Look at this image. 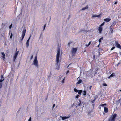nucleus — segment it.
Wrapping results in <instances>:
<instances>
[{"label":"nucleus","mask_w":121,"mask_h":121,"mask_svg":"<svg viewBox=\"0 0 121 121\" xmlns=\"http://www.w3.org/2000/svg\"><path fill=\"white\" fill-rule=\"evenodd\" d=\"M57 53L56 56V65L58 67V69L59 68V65H58V62L59 61V58L60 57V49L58 48L57 50Z\"/></svg>","instance_id":"f257e3e1"},{"label":"nucleus","mask_w":121,"mask_h":121,"mask_svg":"<svg viewBox=\"0 0 121 121\" xmlns=\"http://www.w3.org/2000/svg\"><path fill=\"white\" fill-rule=\"evenodd\" d=\"M117 116V114H114L113 115L111 116L109 118L108 121H115V118Z\"/></svg>","instance_id":"f03ea898"},{"label":"nucleus","mask_w":121,"mask_h":121,"mask_svg":"<svg viewBox=\"0 0 121 121\" xmlns=\"http://www.w3.org/2000/svg\"><path fill=\"white\" fill-rule=\"evenodd\" d=\"M26 32V29L25 28H24L23 29V30L22 32V38H20V40L22 41L23 40V39L24 38L25 36V34Z\"/></svg>","instance_id":"7ed1b4c3"},{"label":"nucleus","mask_w":121,"mask_h":121,"mask_svg":"<svg viewBox=\"0 0 121 121\" xmlns=\"http://www.w3.org/2000/svg\"><path fill=\"white\" fill-rule=\"evenodd\" d=\"M33 64L37 67V68H38V62L36 57L35 58L33 62Z\"/></svg>","instance_id":"20e7f679"},{"label":"nucleus","mask_w":121,"mask_h":121,"mask_svg":"<svg viewBox=\"0 0 121 121\" xmlns=\"http://www.w3.org/2000/svg\"><path fill=\"white\" fill-rule=\"evenodd\" d=\"M77 50V48H73L72 51V54L74 55L76 53Z\"/></svg>","instance_id":"39448f33"},{"label":"nucleus","mask_w":121,"mask_h":121,"mask_svg":"<svg viewBox=\"0 0 121 121\" xmlns=\"http://www.w3.org/2000/svg\"><path fill=\"white\" fill-rule=\"evenodd\" d=\"M70 115H69L67 117H63V116H60V117L63 120H65L67 119L68 118H69L70 117Z\"/></svg>","instance_id":"423d86ee"},{"label":"nucleus","mask_w":121,"mask_h":121,"mask_svg":"<svg viewBox=\"0 0 121 121\" xmlns=\"http://www.w3.org/2000/svg\"><path fill=\"white\" fill-rule=\"evenodd\" d=\"M18 53V51L17 52H15V55L13 58V61L14 62L16 58H17Z\"/></svg>","instance_id":"0eeeda50"},{"label":"nucleus","mask_w":121,"mask_h":121,"mask_svg":"<svg viewBox=\"0 0 121 121\" xmlns=\"http://www.w3.org/2000/svg\"><path fill=\"white\" fill-rule=\"evenodd\" d=\"M31 37V35H30V36L29 37V38L26 41V47L27 48H28V47L29 46V40H30V38Z\"/></svg>","instance_id":"6e6552de"},{"label":"nucleus","mask_w":121,"mask_h":121,"mask_svg":"<svg viewBox=\"0 0 121 121\" xmlns=\"http://www.w3.org/2000/svg\"><path fill=\"white\" fill-rule=\"evenodd\" d=\"M115 45L117 47L121 48V47L120 45L118 43V42L117 41H115Z\"/></svg>","instance_id":"1a4fd4ad"},{"label":"nucleus","mask_w":121,"mask_h":121,"mask_svg":"<svg viewBox=\"0 0 121 121\" xmlns=\"http://www.w3.org/2000/svg\"><path fill=\"white\" fill-rule=\"evenodd\" d=\"M81 104V101L80 100H78L77 101L76 105L77 106H79Z\"/></svg>","instance_id":"9d476101"},{"label":"nucleus","mask_w":121,"mask_h":121,"mask_svg":"<svg viewBox=\"0 0 121 121\" xmlns=\"http://www.w3.org/2000/svg\"><path fill=\"white\" fill-rule=\"evenodd\" d=\"M104 21L108 22L111 20V19L110 18H107L104 19Z\"/></svg>","instance_id":"9b49d317"},{"label":"nucleus","mask_w":121,"mask_h":121,"mask_svg":"<svg viewBox=\"0 0 121 121\" xmlns=\"http://www.w3.org/2000/svg\"><path fill=\"white\" fill-rule=\"evenodd\" d=\"M88 8V5H87L85 7L83 8L81 10H85L87 9Z\"/></svg>","instance_id":"f8f14e48"},{"label":"nucleus","mask_w":121,"mask_h":121,"mask_svg":"<svg viewBox=\"0 0 121 121\" xmlns=\"http://www.w3.org/2000/svg\"><path fill=\"white\" fill-rule=\"evenodd\" d=\"M115 73H112L111 75L108 77V79H110V78L111 77H112L114 76H115Z\"/></svg>","instance_id":"ddd939ff"},{"label":"nucleus","mask_w":121,"mask_h":121,"mask_svg":"<svg viewBox=\"0 0 121 121\" xmlns=\"http://www.w3.org/2000/svg\"><path fill=\"white\" fill-rule=\"evenodd\" d=\"M102 30V28L101 26H100L99 28L98 29V30L99 31V33H101Z\"/></svg>","instance_id":"4468645a"},{"label":"nucleus","mask_w":121,"mask_h":121,"mask_svg":"<svg viewBox=\"0 0 121 121\" xmlns=\"http://www.w3.org/2000/svg\"><path fill=\"white\" fill-rule=\"evenodd\" d=\"M82 82V81L80 79L77 82L76 84H78L81 83Z\"/></svg>","instance_id":"2eb2a0df"},{"label":"nucleus","mask_w":121,"mask_h":121,"mask_svg":"<svg viewBox=\"0 0 121 121\" xmlns=\"http://www.w3.org/2000/svg\"><path fill=\"white\" fill-rule=\"evenodd\" d=\"M81 32L83 33H87V30H86L85 29H83L82 30H81Z\"/></svg>","instance_id":"dca6fc26"},{"label":"nucleus","mask_w":121,"mask_h":121,"mask_svg":"<svg viewBox=\"0 0 121 121\" xmlns=\"http://www.w3.org/2000/svg\"><path fill=\"white\" fill-rule=\"evenodd\" d=\"M104 111L106 113L108 111V109L107 108L104 107Z\"/></svg>","instance_id":"f3484780"},{"label":"nucleus","mask_w":121,"mask_h":121,"mask_svg":"<svg viewBox=\"0 0 121 121\" xmlns=\"http://www.w3.org/2000/svg\"><path fill=\"white\" fill-rule=\"evenodd\" d=\"M1 53L2 55L3 56L2 57L3 58L4 60L5 58V54H4V53L3 52H2Z\"/></svg>","instance_id":"a211bd4d"},{"label":"nucleus","mask_w":121,"mask_h":121,"mask_svg":"<svg viewBox=\"0 0 121 121\" xmlns=\"http://www.w3.org/2000/svg\"><path fill=\"white\" fill-rule=\"evenodd\" d=\"M112 25L110 26V33H112L113 32V30L112 29V28H111Z\"/></svg>","instance_id":"6ab92c4d"},{"label":"nucleus","mask_w":121,"mask_h":121,"mask_svg":"<svg viewBox=\"0 0 121 121\" xmlns=\"http://www.w3.org/2000/svg\"><path fill=\"white\" fill-rule=\"evenodd\" d=\"M100 16V15H94L92 16V17H99Z\"/></svg>","instance_id":"aec40b11"},{"label":"nucleus","mask_w":121,"mask_h":121,"mask_svg":"<svg viewBox=\"0 0 121 121\" xmlns=\"http://www.w3.org/2000/svg\"><path fill=\"white\" fill-rule=\"evenodd\" d=\"M82 92V90H79L78 91V94L79 95H80V94Z\"/></svg>","instance_id":"412c9836"},{"label":"nucleus","mask_w":121,"mask_h":121,"mask_svg":"<svg viewBox=\"0 0 121 121\" xmlns=\"http://www.w3.org/2000/svg\"><path fill=\"white\" fill-rule=\"evenodd\" d=\"M103 37H102L100 39H99V42L100 43H101V40H103Z\"/></svg>","instance_id":"4be33fe9"},{"label":"nucleus","mask_w":121,"mask_h":121,"mask_svg":"<svg viewBox=\"0 0 121 121\" xmlns=\"http://www.w3.org/2000/svg\"><path fill=\"white\" fill-rule=\"evenodd\" d=\"M86 92L85 90H84L83 91L82 93L84 95H86Z\"/></svg>","instance_id":"5701e85b"},{"label":"nucleus","mask_w":121,"mask_h":121,"mask_svg":"<svg viewBox=\"0 0 121 121\" xmlns=\"http://www.w3.org/2000/svg\"><path fill=\"white\" fill-rule=\"evenodd\" d=\"M74 91L76 92H78L79 91V90L77 89L76 88H75L74 89Z\"/></svg>","instance_id":"b1692460"},{"label":"nucleus","mask_w":121,"mask_h":121,"mask_svg":"<svg viewBox=\"0 0 121 121\" xmlns=\"http://www.w3.org/2000/svg\"><path fill=\"white\" fill-rule=\"evenodd\" d=\"M4 80V78H1V79L0 80V82H2Z\"/></svg>","instance_id":"393cba45"},{"label":"nucleus","mask_w":121,"mask_h":121,"mask_svg":"<svg viewBox=\"0 0 121 121\" xmlns=\"http://www.w3.org/2000/svg\"><path fill=\"white\" fill-rule=\"evenodd\" d=\"M72 43V42H69L68 43V46L69 47H70V45Z\"/></svg>","instance_id":"a878e982"},{"label":"nucleus","mask_w":121,"mask_h":121,"mask_svg":"<svg viewBox=\"0 0 121 121\" xmlns=\"http://www.w3.org/2000/svg\"><path fill=\"white\" fill-rule=\"evenodd\" d=\"M12 26V24H11L9 26V29H10L11 28Z\"/></svg>","instance_id":"bb28decb"},{"label":"nucleus","mask_w":121,"mask_h":121,"mask_svg":"<svg viewBox=\"0 0 121 121\" xmlns=\"http://www.w3.org/2000/svg\"><path fill=\"white\" fill-rule=\"evenodd\" d=\"M115 48V47H113L111 49V50H113Z\"/></svg>","instance_id":"cd10ccee"},{"label":"nucleus","mask_w":121,"mask_h":121,"mask_svg":"<svg viewBox=\"0 0 121 121\" xmlns=\"http://www.w3.org/2000/svg\"><path fill=\"white\" fill-rule=\"evenodd\" d=\"M119 103H120V102H119V101H118L116 103L117 105V106L118 105V104Z\"/></svg>","instance_id":"c85d7f7f"},{"label":"nucleus","mask_w":121,"mask_h":121,"mask_svg":"<svg viewBox=\"0 0 121 121\" xmlns=\"http://www.w3.org/2000/svg\"><path fill=\"white\" fill-rule=\"evenodd\" d=\"M31 121V117H30L28 120V121Z\"/></svg>","instance_id":"c756f323"},{"label":"nucleus","mask_w":121,"mask_h":121,"mask_svg":"<svg viewBox=\"0 0 121 121\" xmlns=\"http://www.w3.org/2000/svg\"><path fill=\"white\" fill-rule=\"evenodd\" d=\"M105 22H103V23L101 24V26H103V25H104V24H105Z\"/></svg>","instance_id":"7c9ffc66"},{"label":"nucleus","mask_w":121,"mask_h":121,"mask_svg":"<svg viewBox=\"0 0 121 121\" xmlns=\"http://www.w3.org/2000/svg\"><path fill=\"white\" fill-rule=\"evenodd\" d=\"M12 36H13V35H12V33H11V35L10 36V39L12 38Z\"/></svg>","instance_id":"2f4dec72"},{"label":"nucleus","mask_w":121,"mask_h":121,"mask_svg":"<svg viewBox=\"0 0 121 121\" xmlns=\"http://www.w3.org/2000/svg\"><path fill=\"white\" fill-rule=\"evenodd\" d=\"M46 24H45L44 26L43 30H44L46 27Z\"/></svg>","instance_id":"473e14b6"},{"label":"nucleus","mask_w":121,"mask_h":121,"mask_svg":"<svg viewBox=\"0 0 121 121\" xmlns=\"http://www.w3.org/2000/svg\"><path fill=\"white\" fill-rule=\"evenodd\" d=\"M79 95H77L76 96V98H78V97H79Z\"/></svg>","instance_id":"72a5a7b5"},{"label":"nucleus","mask_w":121,"mask_h":121,"mask_svg":"<svg viewBox=\"0 0 121 121\" xmlns=\"http://www.w3.org/2000/svg\"><path fill=\"white\" fill-rule=\"evenodd\" d=\"M42 38V36H40L39 37V40H40V39L41 40Z\"/></svg>","instance_id":"f704fd0d"},{"label":"nucleus","mask_w":121,"mask_h":121,"mask_svg":"<svg viewBox=\"0 0 121 121\" xmlns=\"http://www.w3.org/2000/svg\"><path fill=\"white\" fill-rule=\"evenodd\" d=\"M103 85L105 86H107V84H106V83H104L103 84Z\"/></svg>","instance_id":"c9c22d12"},{"label":"nucleus","mask_w":121,"mask_h":121,"mask_svg":"<svg viewBox=\"0 0 121 121\" xmlns=\"http://www.w3.org/2000/svg\"><path fill=\"white\" fill-rule=\"evenodd\" d=\"M95 101V99L92 100V101H91V102L92 103H94V102Z\"/></svg>","instance_id":"e433bc0d"},{"label":"nucleus","mask_w":121,"mask_h":121,"mask_svg":"<svg viewBox=\"0 0 121 121\" xmlns=\"http://www.w3.org/2000/svg\"><path fill=\"white\" fill-rule=\"evenodd\" d=\"M121 63V61H120L119 62L118 64L117 65V66H118V65Z\"/></svg>","instance_id":"4c0bfd02"},{"label":"nucleus","mask_w":121,"mask_h":121,"mask_svg":"<svg viewBox=\"0 0 121 121\" xmlns=\"http://www.w3.org/2000/svg\"><path fill=\"white\" fill-rule=\"evenodd\" d=\"M1 78H3L4 77H3V76L2 75H1Z\"/></svg>","instance_id":"58836bf2"},{"label":"nucleus","mask_w":121,"mask_h":121,"mask_svg":"<svg viewBox=\"0 0 121 121\" xmlns=\"http://www.w3.org/2000/svg\"><path fill=\"white\" fill-rule=\"evenodd\" d=\"M33 55H32L31 56V57L30 59H32V58H33Z\"/></svg>","instance_id":"ea45409f"},{"label":"nucleus","mask_w":121,"mask_h":121,"mask_svg":"<svg viewBox=\"0 0 121 121\" xmlns=\"http://www.w3.org/2000/svg\"><path fill=\"white\" fill-rule=\"evenodd\" d=\"M64 80H65V79H64H64L62 81V83H64Z\"/></svg>","instance_id":"a19ab883"},{"label":"nucleus","mask_w":121,"mask_h":121,"mask_svg":"<svg viewBox=\"0 0 121 121\" xmlns=\"http://www.w3.org/2000/svg\"><path fill=\"white\" fill-rule=\"evenodd\" d=\"M117 2V1H116V2H115V3L114 4H116Z\"/></svg>","instance_id":"79ce46f5"},{"label":"nucleus","mask_w":121,"mask_h":121,"mask_svg":"<svg viewBox=\"0 0 121 121\" xmlns=\"http://www.w3.org/2000/svg\"><path fill=\"white\" fill-rule=\"evenodd\" d=\"M2 25H4V26H5L6 25V24H5V23H4V24L2 23Z\"/></svg>","instance_id":"37998d69"},{"label":"nucleus","mask_w":121,"mask_h":121,"mask_svg":"<svg viewBox=\"0 0 121 121\" xmlns=\"http://www.w3.org/2000/svg\"><path fill=\"white\" fill-rule=\"evenodd\" d=\"M55 105V104H54L53 106V108H54Z\"/></svg>","instance_id":"c03bdc74"},{"label":"nucleus","mask_w":121,"mask_h":121,"mask_svg":"<svg viewBox=\"0 0 121 121\" xmlns=\"http://www.w3.org/2000/svg\"><path fill=\"white\" fill-rule=\"evenodd\" d=\"M0 86H1V87H0V88H1V86H2V83L0 82Z\"/></svg>","instance_id":"a18cd8bd"},{"label":"nucleus","mask_w":121,"mask_h":121,"mask_svg":"<svg viewBox=\"0 0 121 121\" xmlns=\"http://www.w3.org/2000/svg\"><path fill=\"white\" fill-rule=\"evenodd\" d=\"M91 41H90L89 42L88 44V45H89L90 44H91Z\"/></svg>","instance_id":"49530a36"},{"label":"nucleus","mask_w":121,"mask_h":121,"mask_svg":"<svg viewBox=\"0 0 121 121\" xmlns=\"http://www.w3.org/2000/svg\"><path fill=\"white\" fill-rule=\"evenodd\" d=\"M89 45H88V44H86V47H88Z\"/></svg>","instance_id":"de8ad7c7"},{"label":"nucleus","mask_w":121,"mask_h":121,"mask_svg":"<svg viewBox=\"0 0 121 121\" xmlns=\"http://www.w3.org/2000/svg\"><path fill=\"white\" fill-rule=\"evenodd\" d=\"M104 105H105L104 104H102V105H101V106H102L104 107Z\"/></svg>","instance_id":"09e8293b"},{"label":"nucleus","mask_w":121,"mask_h":121,"mask_svg":"<svg viewBox=\"0 0 121 121\" xmlns=\"http://www.w3.org/2000/svg\"><path fill=\"white\" fill-rule=\"evenodd\" d=\"M92 86H90V87H89V89H90V90L91 87H92Z\"/></svg>","instance_id":"8fccbe9b"},{"label":"nucleus","mask_w":121,"mask_h":121,"mask_svg":"<svg viewBox=\"0 0 121 121\" xmlns=\"http://www.w3.org/2000/svg\"><path fill=\"white\" fill-rule=\"evenodd\" d=\"M69 72V71H67V73H66V74H67Z\"/></svg>","instance_id":"3c124183"},{"label":"nucleus","mask_w":121,"mask_h":121,"mask_svg":"<svg viewBox=\"0 0 121 121\" xmlns=\"http://www.w3.org/2000/svg\"><path fill=\"white\" fill-rule=\"evenodd\" d=\"M99 45H100V44H99L97 46V47H99Z\"/></svg>","instance_id":"603ef678"},{"label":"nucleus","mask_w":121,"mask_h":121,"mask_svg":"<svg viewBox=\"0 0 121 121\" xmlns=\"http://www.w3.org/2000/svg\"><path fill=\"white\" fill-rule=\"evenodd\" d=\"M70 64H69L68 65V66H67V68L70 65Z\"/></svg>","instance_id":"864d4df0"},{"label":"nucleus","mask_w":121,"mask_h":121,"mask_svg":"<svg viewBox=\"0 0 121 121\" xmlns=\"http://www.w3.org/2000/svg\"><path fill=\"white\" fill-rule=\"evenodd\" d=\"M79 77H78L77 79V80H78V78H79Z\"/></svg>","instance_id":"5fc2aeb1"},{"label":"nucleus","mask_w":121,"mask_h":121,"mask_svg":"<svg viewBox=\"0 0 121 121\" xmlns=\"http://www.w3.org/2000/svg\"><path fill=\"white\" fill-rule=\"evenodd\" d=\"M41 35H42V34H41V33L40 34V36H41Z\"/></svg>","instance_id":"6e6d98bb"},{"label":"nucleus","mask_w":121,"mask_h":121,"mask_svg":"<svg viewBox=\"0 0 121 121\" xmlns=\"http://www.w3.org/2000/svg\"><path fill=\"white\" fill-rule=\"evenodd\" d=\"M120 91L121 92V89L120 90Z\"/></svg>","instance_id":"4d7b16f0"},{"label":"nucleus","mask_w":121,"mask_h":121,"mask_svg":"<svg viewBox=\"0 0 121 121\" xmlns=\"http://www.w3.org/2000/svg\"><path fill=\"white\" fill-rule=\"evenodd\" d=\"M10 34V32H9V34Z\"/></svg>","instance_id":"13d9d810"},{"label":"nucleus","mask_w":121,"mask_h":121,"mask_svg":"<svg viewBox=\"0 0 121 121\" xmlns=\"http://www.w3.org/2000/svg\"><path fill=\"white\" fill-rule=\"evenodd\" d=\"M94 57H95V55L94 56Z\"/></svg>","instance_id":"bf43d9fd"},{"label":"nucleus","mask_w":121,"mask_h":121,"mask_svg":"<svg viewBox=\"0 0 121 121\" xmlns=\"http://www.w3.org/2000/svg\"><path fill=\"white\" fill-rule=\"evenodd\" d=\"M46 99V100L47 99Z\"/></svg>","instance_id":"052dcab7"},{"label":"nucleus","mask_w":121,"mask_h":121,"mask_svg":"<svg viewBox=\"0 0 121 121\" xmlns=\"http://www.w3.org/2000/svg\"><path fill=\"white\" fill-rule=\"evenodd\" d=\"M46 99V100L47 99Z\"/></svg>","instance_id":"680f3d73"},{"label":"nucleus","mask_w":121,"mask_h":121,"mask_svg":"<svg viewBox=\"0 0 121 121\" xmlns=\"http://www.w3.org/2000/svg\"><path fill=\"white\" fill-rule=\"evenodd\" d=\"M120 55H121V53L120 54Z\"/></svg>","instance_id":"e2e57ef3"}]
</instances>
